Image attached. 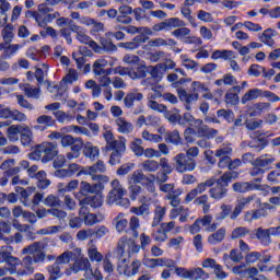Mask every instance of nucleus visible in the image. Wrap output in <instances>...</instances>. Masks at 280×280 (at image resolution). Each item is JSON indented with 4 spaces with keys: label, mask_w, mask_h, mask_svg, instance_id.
Returning a JSON list of instances; mask_svg holds the SVG:
<instances>
[{
    "label": "nucleus",
    "mask_w": 280,
    "mask_h": 280,
    "mask_svg": "<svg viewBox=\"0 0 280 280\" xmlns=\"http://www.w3.org/2000/svg\"><path fill=\"white\" fill-rule=\"evenodd\" d=\"M183 194V189L177 188L164 197L165 200H170L171 207H178L180 205V195Z\"/></svg>",
    "instance_id": "nucleus-40"
},
{
    "label": "nucleus",
    "mask_w": 280,
    "mask_h": 280,
    "mask_svg": "<svg viewBox=\"0 0 280 280\" xmlns=\"http://www.w3.org/2000/svg\"><path fill=\"white\" fill-rule=\"evenodd\" d=\"M256 237L259 240L264 246H268L272 241L270 240V235H280V229L277 228H269L264 230V228L256 229Z\"/></svg>",
    "instance_id": "nucleus-9"
},
{
    "label": "nucleus",
    "mask_w": 280,
    "mask_h": 280,
    "mask_svg": "<svg viewBox=\"0 0 280 280\" xmlns=\"http://www.w3.org/2000/svg\"><path fill=\"white\" fill-rule=\"evenodd\" d=\"M102 187V184H90L89 182H81L80 194H97V189Z\"/></svg>",
    "instance_id": "nucleus-41"
},
{
    "label": "nucleus",
    "mask_w": 280,
    "mask_h": 280,
    "mask_svg": "<svg viewBox=\"0 0 280 280\" xmlns=\"http://www.w3.org/2000/svg\"><path fill=\"white\" fill-rule=\"evenodd\" d=\"M110 185L112 189L106 197V205H109V207L117 205V207L128 209V207H130V199L124 198V196L128 194V190L124 187V185H121L119 179H113Z\"/></svg>",
    "instance_id": "nucleus-2"
},
{
    "label": "nucleus",
    "mask_w": 280,
    "mask_h": 280,
    "mask_svg": "<svg viewBox=\"0 0 280 280\" xmlns=\"http://www.w3.org/2000/svg\"><path fill=\"white\" fill-rule=\"evenodd\" d=\"M20 89L24 92L26 97H31L32 100L40 98V88H35L30 83H21Z\"/></svg>",
    "instance_id": "nucleus-26"
},
{
    "label": "nucleus",
    "mask_w": 280,
    "mask_h": 280,
    "mask_svg": "<svg viewBox=\"0 0 280 280\" xmlns=\"http://www.w3.org/2000/svg\"><path fill=\"white\" fill-rule=\"evenodd\" d=\"M113 224L118 233H124L128 226V219L124 212H119L113 220Z\"/></svg>",
    "instance_id": "nucleus-29"
},
{
    "label": "nucleus",
    "mask_w": 280,
    "mask_h": 280,
    "mask_svg": "<svg viewBox=\"0 0 280 280\" xmlns=\"http://www.w3.org/2000/svg\"><path fill=\"white\" fill-rule=\"evenodd\" d=\"M21 136V143L22 145L30 147L32 145V139H34V133L32 132V129L28 126L23 125L22 131L20 133Z\"/></svg>",
    "instance_id": "nucleus-35"
},
{
    "label": "nucleus",
    "mask_w": 280,
    "mask_h": 280,
    "mask_svg": "<svg viewBox=\"0 0 280 280\" xmlns=\"http://www.w3.org/2000/svg\"><path fill=\"white\" fill-rule=\"evenodd\" d=\"M43 202L46 207H50L51 209H60V207H62V201L55 195H48Z\"/></svg>",
    "instance_id": "nucleus-43"
},
{
    "label": "nucleus",
    "mask_w": 280,
    "mask_h": 280,
    "mask_svg": "<svg viewBox=\"0 0 280 280\" xmlns=\"http://www.w3.org/2000/svg\"><path fill=\"white\" fill-rule=\"evenodd\" d=\"M232 188L236 194H246L247 191H253V189H261V185L254 182H236Z\"/></svg>",
    "instance_id": "nucleus-16"
},
{
    "label": "nucleus",
    "mask_w": 280,
    "mask_h": 280,
    "mask_svg": "<svg viewBox=\"0 0 280 280\" xmlns=\"http://www.w3.org/2000/svg\"><path fill=\"white\" fill-rule=\"evenodd\" d=\"M142 139L144 141H149V143H161V141H163V137H161V135L150 133L148 130L142 131Z\"/></svg>",
    "instance_id": "nucleus-53"
},
{
    "label": "nucleus",
    "mask_w": 280,
    "mask_h": 280,
    "mask_svg": "<svg viewBox=\"0 0 280 280\" xmlns=\"http://www.w3.org/2000/svg\"><path fill=\"white\" fill-rule=\"evenodd\" d=\"M52 115L56 117V119H57V121H59V124H65V121H71L73 119V116H71L62 110L54 112Z\"/></svg>",
    "instance_id": "nucleus-62"
},
{
    "label": "nucleus",
    "mask_w": 280,
    "mask_h": 280,
    "mask_svg": "<svg viewBox=\"0 0 280 280\" xmlns=\"http://www.w3.org/2000/svg\"><path fill=\"white\" fill-rule=\"evenodd\" d=\"M145 180V175L143 174V171L137 170L129 176V183H133L135 185H138L139 183H143Z\"/></svg>",
    "instance_id": "nucleus-58"
},
{
    "label": "nucleus",
    "mask_w": 280,
    "mask_h": 280,
    "mask_svg": "<svg viewBox=\"0 0 280 280\" xmlns=\"http://www.w3.org/2000/svg\"><path fill=\"white\" fill-rule=\"evenodd\" d=\"M130 213L145 218L150 215V206L148 203H142L140 207H131Z\"/></svg>",
    "instance_id": "nucleus-47"
},
{
    "label": "nucleus",
    "mask_w": 280,
    "mask_h": 280,
    "mask_svg": "<svg viewBox=\"0 0 280 280\" xmlns=\"http://www.w3.org/2000/svg\"><path fill=\"white\" fill-rule=\"evenodd\" d=\"M79 205H86L88 207H92V209H100L104 205V197L100 194L90 195L80 200Z\"/></svg>",
    "instance_id": "nucleus-19"
},
{
    "label": "nucleus",
    "mask_w": 280,
    "mask_h": 280,
    "mask_svg": "<svg viewBox=\"0 0 280 280\" xmlns=\"http://www.w3.org/2000/svg\"><path fill=\"white\" fill-rule=\"evenodd\" d=\"M178 97L180 102H184L186 110H191V104H195L197 100H200V94L195 92L189 94L185 90H178Z\"/></svg>",
    "instance_id": "nucleus-14"
},
{
    "label": "nucleus",
    "mask_w": 280,
    "mask_h": 280,
    "mask_svg": "<svg viewBox=\"0 0 280 280\" xmlns=\"http://www.w3.org/2000/svg\"><path fill=\"white\" fill-rule=\"evenodd\" d=\"M141 145H143V140L137 138L133 142H131V150L136 154V156H143V152L145 149H143Z\"/></svg>",
    "instance_id": "nucleus-54"
},
{
    "label": "nucleus",
    "mask_w": 280,
    "mask_h": 280,
    "mask_svg": "<svg viewBox=\"0 0 280 280\" xmlns=\"http://www.w3.org/2000/svg\"><path fill=\"white\" fill-rule=\"evenodd\" d=\"M88 255H89V258L91 259V261H102V259H104V256L102 255V253H98L97 252V248L96 247H90L89 250H88Z\"/></svg>",
    "instance_id": "nucleus-63"
},
{
    "label": "nucleus",
    "mask_w": 280,
    "mask_h": 280,
    "mask_svg": "<svg viewBox=\"0 0 280 280\" xmlns=\"http://www.w3.org/2000/svg\"><path fill=\"white\" fill-rule=\"evenodd\" d=\"M195 128L197 130L198 137H206L207 139H213V137H218V129H213L205 125L202 119L195 120Z\"/></svg>",
    "instance_id": "nucleus-11"
},
{
    "label": "nucleus",
    "mask_w": 280,
    "mask_h": 280,
    "mask_svg": "<svg viewBox=\"0 0 280 280\" xmlns=\"http://www.w3.org/2000/svg\"><path fill=\"white\" fill-rule=\"evenodd\" d=\"M176 172L185 174V172H194L197 167L196 160L188 158L185 153H179L173 158Z\"/></svg>",
    "instance_id": "nucleus-7"
},
{
    "label": "nucleus",
    "mask_w": 280,
    "mask_h": 280,
    "mask_svg": "<svg viewBox=\"0 0 280 280\" xmlns=\"http://www.w3.org/2000/svg\"><path fill=\"white\" fill-rule=\"evenodd\" d=\"M104 172H106V164H104V161L98 160L95 164L85 166V170L81 171V174L93 178V176H97V174H104Z\"/></svg>",
    "instance_id": "nucleus-15"
},
{
    "label": "nucleus",
    "mask_w": 280,
    "mask_h": 280,
    "mask_svg": "<svg viewBox=\"0 0 280 280\" xmlns=\"http://www.w3.org/2000/svg\"><path fill=\"white\" fill-rule=\"evenodd\" d=\"M67 170L71 177L75 176V174H77V176L80 178V176H84V173H82V172H84V170H86V168L79 164L71 163L68 165Z\"/></svg>",
    "instance_id": "nucleus-51"
},
{
    "label": "nucleus",
    "mask_w": 280,
    "mask_h": 280,
    "mask_svg": "<svg viewBox=\"0 0 280 280\" xmlns=\"http://www.w3.org/2000/svg\"><path fill=\"white\" fill-rule=\"evenodd\" d=\"M45 156V149L43 148V143L36 145L35 150L30 154V159L33 161H40L43 163V158Z\"/></svg>",
    "instance_id": "nucleus-57"
},
{
    "label": "nucleus",
    "mask_w": 280,
    "mask_h": 280,
    "mask_svg": "<svg viewBox=\"0 0 280 280\" xmlns=\"http://www.w3.org/2000/svg\"><path fill=\"white\" fill-rule=\"evenodd\" d=\"M209 194L210 197L213 198V200H222V198H226L229 194V188L221 186L220 184H217L215 187L209 190Z\"/></svg>",
    "instance_id": "nucleus-31"
},
{
    "label": "nucleus",
    "mask_w": 280,
    "mask_h": 280,
    "mask_svg": "<svg viewBox=\"0 0 280 280\" xmlns=\"http://www.w3.org/2000/svg\"><path fill=\"white\" fill-rule=\"evenodd\" d=\"M103 137L106 141V150H113L114 148H119V145L126 144V138L120 137L119 140H117L112 130H106L103 133Z\"/></svg>",
    "instance_id": "nucleus-13"
},
{
    "label": "nucleus",
    "mask_w": 280,
    "mask_h": 280,
    "mask_svg": "<svg viewBox=\"0 0 280 280\" xmlns=\"http://www.w3.org/2000/svg\"><path fill=\"white\" fill-rule=\"evenodd\" d=\"M0 264H8L9 268H14L21 264V259L12 256V246H2L0 248Z\"/></svg>",
    "instance_id": "nucleus-8"
},
{
    "label": "nucleus",
    "mask_w": 280,
    "mask_h": 280,
    "mask_svg": "<svg viewBox=\"0 0 280 280\" xmlns=\"http://www.w3.org/2000/svg\"><path fill=\"white\" fill-rule=\"evenodd\" d=\"M36 124L34 126L35 130H47V128L56 126V119L48 115H40L36 118Z\"/></svg>",
    "instance_id": "nucleus-20"
},
{
    "label": "nucleus",
    "mask_w": 280,
    "mask_h": 280,
    "mask_svg": "<svg viewBox=\"0 0 280 280\" xmlns=\"http://www.w3.org/2000/svg\"><path fill=\"white\" fill-rule=\"evenodd\" d=\"M153 240L159 243L165 242L167 240V233L163 229H158L152 233Z\"/></svg>",
    "instance_id": "nucleus-64"
},
{
    "label": "nucleus",
    "mask_w": 280,
    "mask_h": 280,
    "mask_svg": "<svg viewBox=\"0 0 280 280\" xmlns=\"http://www.w3.org/2000/svg\"><path fill=\"white\" fill-rule=\"evenodd\" d=\"M83 154L91 161H95L100 156V148L93 145V143L88 142L83 147Z\"/></svg>",
    "instance_id": "nucleus-32"
},
{
    "label": "nucleus",
    "mask_w": 280,
    "mask_h": 280,
    "mask_svg": "<svg viewBox=\"0 0 280 280\" xmlns=\"http://www.w3.org/2000/svg\"><path fill=\"white\" fill-rule=\"evenodd\" d=\"M220 58H222L223 60H235L237 56L233 50H215L211 56L212 60H218Z\"/></svg>",
    "instance_id": "nucleus-38"
},
{
    "label": "nucleus",
    "mask_w": 280,
    "mask_h": 280,
    "mask_svg": "<svg viewBox=\"0 0 280 280\" xmlns=\"http://www.w3.org/2000/svg\"><path fill=\"white\" fill-rule=\"evenodd\" d=\"M164 117L170 121V124H178L179 126H185V120H183V116H180V113L178 109H175V112H164Z\"/></svg>",
    "instance_id": "nucleus-36"
},
{
    "label": "nucleus",
    "mask_w": 280,
    "mask_h": 280,
    "mask_svg": "<svg viewBox=\"0 0 280 280\" xmlns=\"http://www.w3.org/2000/svg\"><path fill=\"white\" fill-rule=\"evenodd\" d=\"M117 272L130 277V257H118Z\"/></svg>",
    "instance_id": "nucleus-28"
},
{
    "label": "nucleus",
    "mask_w": 280,
    "mask_h": 280,
    "mask_svg": "<svg viewBox=\"0 0 280 280\" xmlns=\"http://www.w3.org/2000/svg\"><path fill=\"white\" fill-rule=\"evenodd\" d=\"M148 75L145 66L141 65L137 68H131L130 70V80H142V78H145Z\"/></svg>",
    "instance_id": "nucleus-44"
},
{
    "label": "nucleus",
    "mask_w": 280,
    "mask_h": 280,
    "mask_svg": "<svg viewBox=\"0 0 280 280\" xmlns=\"http://www.w3.org/2000/svg\"><path fill=\"white\" fill-rule=\"evenodd\" d=\"M262 91L259 89H252L244 94L242 97V104H246L247 102H253V100H257V97H261Z\"/></svg>",
    "instance_id": "nucleus-45"
},
{
    "label": "nucleus",
    "mask_w": 280,
    "mask_h": 280,
    "mask_svg": "<svg viewBox=\"0 0 280 280\" xmlns=\"http://www.w3.org/2000/svg\"><path fill=\"white\" fill-rule=\"evenodd\" d=\"M1 36L3 42L0 43V51L2 54L0 55V60H8V58H12L21 47H23L20 44H12L14 40V25L7 24L2 31Z\"/></svg>",
    "instance_id": "nucleus-1"
},
{
    "label": "nucleus",
    "mask_w": 280,
    "mask_h": 280,
    "mask_svg": "<svg viewBox=\"0 0 280 280\" xmlns=\"http://www.w3.org/2000/svg\"><path fill=\"white\" fill-rule=\"evenodd\" d=\"M36 262L32 259V256L27 255L20 260L18 266L9 268L10 275H16L18 277H30L36 269L34 267Z\"/></svg>",
    "instance_id": "nucleus-6"
},
{
    "label": "nucleus",
    "mask_w": 280,
    "mask_h": 280,
    "mask_svg": "<svg viewBox=\"0 0 280 280\" xmlns=\"http://www.w3.org/2000/svg\"><path fill=\"white\" fill-rule=\"evenodd\" d=\"M242 259H244V255H242V253L238 252L237 249H232L230 252V255L229 254L223 255V261L228 268L231 266V261H233L234 264H240Z\"/></svg>",
    "instance_id": "nucleus-27"
},
{
    "label": "nucleus",
    "mask_w": 280,
    "mask_h": 280,
    "mask_svg": "<svg viewBox=\"0 0 280 280\" xmlns=\"http://www.w3.org/2000/svg\"><path fill=\"white\" fill-rule=\"evenodd\" d=\"M190 279L191 280H207L209 279V275L202 270V268H195L190 270Z\"/></svg>",
    "instance_id": "nucleus-56"
},
{
    "label": "nucleus",
    "mask_w": 280,
    "mask_h": 280,
    "mask_svg": "<svg viewBox=\"0 0 280 280\" xmlns=\"http://www.w3.org/2000/svg\"><path fill=\"white\" fill-rule=\"evenodd\" d=\"M141 223L137 217H131L129 221V228L132 234V237H139V229Z\"/></svg>",
    "instance_id": "nucleus-55"
},
{
    "label": "nucleus",
    "mask_w": 280,
    "mask_h": 280,
    "mask_svg": "<svg viewBox=\"0 0 280 280\" xmlns=\"http://www.w3.org/2000/svg\"><path fill=\"white\" fill-rule=\"evenodd\" d=\"M112 151L109 155V165H119L124 154H126V144H120L114 149H108Z\"/></svg>",
    "instance_id": "nucleus-18"
},
{
    "label": "nucleus",
    "mask_w": 280,
    "mask_h": 280,
    "mask_svg": "<svg viewBox=\"0 0 280 280\" xmlns=\"http://www.w3.org/2000/svg\"><path fill=\"white\" fill-rule=\"evenodd\" d=\"M143 93L137 92V90L126 94L124 98L125 108H133L135 102H143Z\"/></svg>",
    "instance_id": "nucleus-23"
},
{
    "label": "nucleus",
    "mask_w": 280,
    "mask_h": 280,
    "mask_svg": "<svg viewBox=\"0 0 280 280\" xmlns=\"http://www.w3.org/2000/svg\"><path fill=\"white\" fill-rule=\"evenodd\" d=\"M264 71H266V68H264V66L254 63L249 67V69L247 70V73L249 75H253L254 78H259V75H261V73H264Z\"/></svg>",
    "instance_id": "nucleus-60"
},
{
    "label": "nucleus",
    "mask_w": 280,
    "mask_h": 280,
    "mask_svg": "<svg viewBox=\"0 0 280 280\" xmlns=\"http://www.w3.org/2000/svg\"><path fill=\"white\" fill-rule=\"evenodd\" d=\"M141 170L143 172H149L150 174H154V172H159L160 164L154 160H145L140 164Z\"/></svg>",
    "instance_id": "nucleus-39"
},
{
    "label": "nucleus",
    "mask_w": 280,
    "mask_h": 280,
    "mask_svg": "<svg viewBox=\"0 0 280 280\" xmlns=\"http://www.w3.org/2000/svg\"><path fill=\"white\" fill-rule=\"evenodd\" d=\"M250 233V230L246 226H238L234 229L231 233V240H240L242 237H246Z\"/></svg>",
    "instance_id": "nucleus-50"
},
{
    "label": "nucleus",
    "mask_w": 280,
    "mask_h": 280,
    "mask_svg": "<svg viewBox=\"0 0 280 280\" xmlns=\"http://www.w3.org/2000/svg\"><path fill=\"white\" fill-rule=\"evenodd\" d=\"M183 43L185 45H194L195 50L200 49V45H202V38L194 35H188L187 37L183 38Z\"/></svg>",
    "instance_id": "nucleus-52"
},
{
    "label": "nucleus",
    "mask_w": 280,
    "mask_h": 280,
    "mask_svg": "<svg viewBox=\"0 0 280 280\" xmlns=\"http://www.w3.org/2000/svg\"><path fill=\"white\" fill-rule=\"evenodd\" d=\"M22 255H30L34 260V264H44L47 259V254L45 253V244L42 242H35L22 249Z\"/></svg>",
    "instance_id": "nucleus-5"
},
{
    "label": "nucleus",
    "mask_w": 280,
    "mask_h": 280,
    "mask_svg": "<svg viewBox=\"0 0 280 280\" xmlns=\"http://www.w3.org/2000/svg\"><path fill=\"white\" fill-rule=\"evenodd\" d=\"M165 141L173 143V145H180L183 143V139L180 138V132H178V130L167 131L165 135Z\"/></svg>",
    "instance_id": "nucleus-42"
},
{
    "label": "nucleus",
    "mask_w": 280,
    "mask_h": 280,
    "mask_svg": "<svg viewBox=\"0 0 280 280\" xmlns=\"http://www.w3.org/2000/svg\"><path fill=\"white\" fill-rule=\"evenodd\" d=\"M75 255H80V248H75L74 250H66L59 256H57L55 264L58 266H69Z\"/></svg>",
    "instance_id": "nucleus-17"
},
{
    "label": "nucleus",
    "mask_w": 280,
    "mask_h": 280,
    "mask_svg": "<svg viewBox=\"0 0 280 280\" xmlns=\"http://www.w3.org/2000/svg\"><path fill=\"white\" fill-rule=\"evenodd\" d=\"M224 237H226V228H221L215 233L208 236V244L215 246V244L223 242Z\"/></svg>",
    "instance_id": "nucleus-33"
},
{
    "label": "nucleus",
    "mask_w": 280,
    "mask_h": 280,
    "mask_svg": "<svg viewBox=\"0 0 280 280\" xmlns=\"http://www.w3.org/2000/svg\"><path fill=\"white\" fill-rule=\"evenodd\" d=\"M77 40L79 43H82L83 45H90L96 54H102V48L97 43H95L89 35H86V32H84V28L80 31V33H77Z\"/></svg>",
    "instance_id": "nucleus-21"
},
{
    "label": "nucleus",
    "mask_w": 280,
    "mask_h": 280,
    "mask_svg": "<svg viewBox=\"0 0 280 280\" xmlns=\"http://www.w3.org/2000/svg\"><path fill=\"white\" fill-rule=\"evenodd\" d=\"M275 36H277V32L272 28L265 30L261 34L258 35V39L267 47H275Z\"/></svg>",
    "instance_id": "nucleus-25"
},
{
    "label": "nucleus",
    "mask_w": 280,
    "mask_h": 280,
    "mask_svg": "<svg viewBox=\"0 0 280 280\" xmlns=\"http://www.w3.org/2000/svg\"><path fill=\"white\" fill-rule=\"evenodd\" d=\"M115 124L117 126V131L120 132V135H130L135 130V125L124 117L116 118Z\"/></svg>",
    "instance_id": "nucleus-24"
},
{
    "label": "nucleus",
    "mask_w": 280,
    "mask_h": 280,
    "mask_svg": "<svg viewBox=\"0 0 280 280\" xmlns=\"http://www.w3.org/2000/svg\"><path fill=\"white\" fill-rule=\"evenodd\" d=\"M42 145L44 149L43 163H49L58 156V142H43Z\"/></svg>",
    "instance_id": "nucleus-12"
},
{
    "label": "nucleus",
    "mask_w": 280,
    "mask_h": 280,
    "mask_svg": "<svg viewBox=\"0 0 280 280\" xmlns=\"http://www.w3.org/2000/svg\"><path fill=\"white\" fill-rule=\"evenodd\" d=\"M220 209L221 212H219L215 217L219 222H221V220H226V218L231 215V212L233 211V206L223 203L221 205Z\"/></svg>",
    "instance_id": "nucleus-49"
},
{
    "label": "nucleus",
    "mask_w": 280,
    "mask_h": 280,
    "mask_svg": "<svg viewBox=\"0 0 280 280\" xmlns=\"http://www.w3.org/2000/svg\"><path fill=\"white\" fill-rule=\"evenodd\" d=\"M140 246L137 245V242L132 238H128V236H122L117 244L116 247V256L117 257H130V255H135V253H139Z\"/></svg>",
    "instance_id": "nucleus-4"
},
{
    "label": "nucleus",
    "mask_w": 280,
    "mask_h": 280,
    "mask_svg": "<svg viewBox=\"0 0 280 280\" xmlns=\"http://www.w3.org/2000/svg\"><path fill=\"white\" fill-rule=\"evenodd\" d=\"M85 272V279H91V275H93V269L91 268V261L89 258H84L82 255V249L79 248V255H75L73 258V264H70L68 268L65 269L66 277H71V275H78V272Z\"/></svg>",
    "instance_id": "nucleus-3"
},
{
    "label": "nucleus",
    "mask_w": 280,
    "mask_h": 280,
    "mask_svg": "<svg viewBox=\"0 0 280 280\" xmlns=\"http://www.w3.org/2000/svg\"><path fill=\"white\" fill-rule=\"evenodd\" d=\"M100 45H101L100 46L101 51H107V52L117 51V46L113 44L112 39H108L106 37L100 38Z\"/></svg>",
    "instance_id": "nucleus-46"
},
{
    "label": "nucleus",
    "mask_w": 280,
    "mask_h": 280,
    "mask_svg": "<svg viewBox=\"0 0 280 280\" xmlns=\"http://www.w3.org/2000/svg\"><path fill=\"white\" fill-rule=\"evenodd\" d=\"M26 16L28 19H34L38 27H45V14L38 13V11H27Z\"/></svg>",
    "instance_id": "nucleus-48"
},
{
    "label": "nucleus",
    "mask_w": 280,
    "mask_h": 280,
    "mask_svg": "<svg viewBox=\"0 0 280 280\" xmlns=\"http://www.w3.org/2000/svg\"><path fill=\"white\" fill-rule=\"evenodd\" d=\"M197 220L199 221V224H201V226H205L208 233H213L218 231V223H212L213 217L211 214H206L202 219Z\"/></svg>",
    "instance_id": "nucleus-30"
},
{
    "label": "nucleus",
    "mask_w": 280,
    "mask_h": 280,
    "mask_svg": "<svg viewBox=\"0 0 280 280\" xmlns=\"http://www.w3.org/2000/svg\"><path fill=\"white\" fill-rule=\"evenodd\" d=\"M242 91L241 86H233L226 94H225V102L226 104H231L232 106H235L237 102H240V96H237V93Z\"/></svg>",
    "instance_id": "nucleus-37"
},
{
    "label": "nucleus",
    "mask_w": 280,
    "mask_h": 280,
    "mask_svg": "<svg viewBox=\"0 0 280 280\" xmlns=\"http://www.w3.org/2000/svg\"><path fill=\"white\" fill-rule=\"evenodd\" d=\"M215 185V178L211 177L210 179H207L203 183H200L197 185L196 188L191 189L187 195H186V202H191V200L196 199V197L199 194H205L207 191V187H213Z\"/></svg>",
    "instance_id": "nucleus-10"
},
{
    "label": "nucleus",
    "mask_w": 280,
    "mask_h": 280,
    "mask_svg": "<svg viewBox=\"0 0 280 280\" xmlns=\"http://www.w3.org/2000/svg\"><path fill=\"white\" fill-rule=\"evenodd\" d=\"M95 235V230L93 229H88V230H80L77 233V238L80 240V242H84L89 240L90 237H93Z\"/></svg>",
    "instance_id": "nucleus-61"
},
{
    "label": "nucleus",
    "mask_w": 280,
    "mask_h": 280,
    "mask_svg": "<svg viewBox=\"0 0 280 280\" xmlns=\"http://www.w3.org/2000/svg\"><path fill=\"white\" fill-rule=\"evenodd\" d=\"M23 130V125H12L7 129V137L12 143L19 141V135Z\"/></svg>",
    "instance_id": "nucleus-34"
},
{
    "label": "nucleus",
    "mask_w": 280,
    "mask_h": 280,
    "mask_svg": "<svg viewBox=\"0 0 280 280\" xmlns=\"http://www.w3.org/2000/svg\"><path fill=\"white\" fill-rule=\"evenodd\" d=\"M275 161H277V159H275V156L270 155V154H262L260 156H258L257 159H255L252 162L253 167H261L262 170H266L268 167H270V165H272V163H275Z\"/></svg>",
    "instance_id": "nucleus-22"
},
{
    "label": "nucleus",
    "mask_w": 280,
    "mask_h": 280,
    "mask_svg": "<svg viewBox=\"0 0 280 280\" xmlns=\"http://www.w3.org/2000/svg\"><path fill=\"white\" fill-rule=\"evenodd\" d=\"M233 180V173L225 172L219 179H215L217 185H221V187H229V183Z\"/></svg>",
    "instance_id": "nucleus-59"
}]
</instances>
